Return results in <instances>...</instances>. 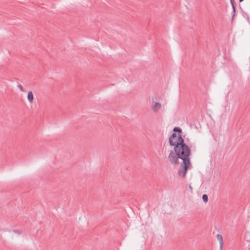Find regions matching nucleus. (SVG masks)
<instances>
[{
	"label": "nucleus",
	"instance_id": "f257e3e1",
	"mask_svg": "<svg viewBox=\"0 0 250 250\" xmlns=\"http://www.w3.org/2000/svg\"><path fill=\"white\" fill-rule=\"evenodd\" d=\"M173 150L177 153L180 159L183 160V162L181 164L180 168L179 169V174L181 177L185 176L188 169L190 167L191 163L189 159L190 154V150L189 147L185 144L178 146L173 148Z\"/></svg>",
	"mask_w": 250,
	"mask_h": 250
},
{
	"label": "nucleus",
	"instance_id": "f03ea898",
	"mask_svg": "<svg viewBox=\"0 0 250 250\" xmlns=\"http://www.w3.org/2000/svg\"><path fill=\"white\" fill-rule=\"evenodd\" d=\"M175 132L173 133L169 138V143L170 146L173 147L178 146L184 143V140L181 135V129L175 127L173 129Z\"/></svg>",
	"mask_w": 250,
	"mask_h": 250
},
{
	"label": "nucleus",
	"instance_id": "7ed1b4c3",
	"mask_svg": "<svg viewBox=\"0 0 250 250\" xmlns=\"http://www.w3.org/2000/svg\"><path fill=\"white\" fill-rule=\"evenodd\" d=\"M150 108L154 113H158L162 108V104L157 101V98L152 96L149 98Z\"/></svg>",
	"mask_w": 250,
	"mask_h": 250
},
{
	"label": "nucleus",
	"instance_id": "20e7f679",
	"mask_svg": "<svg viewBox=\"0 0 250 250\" xmlns=\"http://www.w3.org/2000/svg\"><path fill=\"white\" fill-rule=\"evenodd\" d=\"M179 159H180V157L178 156L177 153H176L174 150L173 151H171L168 154V161L172 164H177L178 163Z\"/></svg>",
	"mask_w": 250,
	"mask_h": 250
},
{
	"label": "nucleus",
	"instance_id": "39448f33",
	"mask_svg": "<svg viewBox=\"0 0 250 250\" xmlns=\"http://www.w3.org/2000/svg\"><path fill=\"white\" fill-rule=\"evenodd\" d=\"M22 233V231L20 229H13L9 231V237L12 239H16Z\"/></svg>",
	"mask_w": 250,
	"mask_h": 250
},
{
	"label": "nucleus",
	"instance_id": "423d86ee",
	"mask_svg": "<svg viewBox=\"0 0 250 250\" xmlns=\"http://www.w3.org/2000/svg\"><path fill=\"white\" fill-rule=\"evenodd\" d=\"M216 238L219 244V250H223L224 243L222 236L219 234H218L216 235Z\"/></svg>",
	"mask_w": 250,
	"mask_h": 250
},
{
	"label": "nucleus",
	"instance_id": "0eeeda50",
	"mask_svg": "<svg viewBox=\"0 0 250 250\" xmlns=\"http://www.w3.org/2000/svg\"><path fill=\"white\" fill-rule=\"evenodd\" d=\"M27 100L30 103H32L34 100V95L31 91L28 92Z\"/></svg>",
	"mask_w": 250,
	"mask_h": 250
},
{
	"label": "nucleus",
	"instance_id": "6e6552de",
	"mask_svg": "<svg viewBox=\"0 0 250 250\" xmlns=\"http://www.w3.org/2000/svg\"><path fill=\"white\" fill-rule=\"evenodd\" d=\"M202 199L205 203H207L208 201V197L206 194H204L203 195Z\"/></svg>",
	"mask_w": 250,
	"mask_h": 250
},
{
	"label": "nucleus",
	"instance_id": "1a4fd4ad",
	"mask_svg": "<svg viewBox=\"0 0 250 250\" xmlns=\"http://www.w3.org/2000/svg\"><path fill=\"white\" fill-rule=\"evenodd\" d=\"M243 0H239L240 2L242 1Z\"/></svg>",
	"mask_w": 250,
	"mask_h": 250
}]
</instances>
